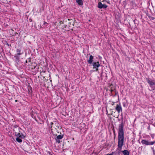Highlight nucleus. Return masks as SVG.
I'll use <instances>...</instances> for the list:
<instances>
[{
    "label": "nucleus",
    "instance_id": "nucleus-33",
    "mask_svg": "<svg viewBox=\"0 0 155 155\" xmlns=\"http://www.w3.org/2000/svg\"><path fill=\"white\" fill-rule=\"evenodd\" d=\"M103 2H107V1L106 0H103L102 1Z\"/></svg>",
    "mask_w": 155,
    "mask_h": 155
},
{
    "label": "nucleus",
    "instance_id": "nucleus-34",
    "mask_svg": "<svg viewBox=\"0 0 155 155\" xmlns=\"http://www.w3.org/2000/svg\"><path fill=\"white\" fill-rule=\"evenodd\" d=\"M114 136H116V134H115V132H114Z\"/></svg>",
    "mask_w": 155,
    "mask_h": 155
},
{
    "label": "nucleus",
    "instance_id": "nucleus-38",
    "mask_svg": "<svg viewBox=\"0 0 155 155\" xmlns=\"http://www.w3.org/2000/svg\"><path fill=\"white\" fill-rule=\"evenodd\" d=\"M109 1H108V2L107 1V2H107V3H109Z\"/></svg>",
    "mask_w": 155,
    "mask_h": 155
},
{
    "label": "nucleus",
    "instance_id": "nucleus-36",
    "mask_svg": "<svg viewBox=\"0 0 155 155\" xmlns=\"http://www.w3.org/2000/svg\"><path fill=\"white\" fill-rule=\"evenodd\" d=\"M151 149L152 150H154L153 148V147H151Z\"/></svg>",
    "mask_w": 155,
    "mask_h": 155
},
{
    "label": "nucleus",
    "instance_id": "nucleus-8",
    "mask_svg": "<svg viewBox=\"0 0 155 155\" xmlns=\"http://www.w3.org/2000/svg\"><path fill=\"white\" fill-rule=\"evenodd\" d=\"M13 131L14 132L15 134V132L18 133L20 132V128L18 127V126L16 125H15L13 126Z\"/></svg>",
    "mask_w": 155,
    "mask_h": 155
},
{
    "label": "nucleus",
    "instance_id": "nucleus-26",
    "mask_svg": "<svg viewBox=\"0 0 155 155\" xmlns=\"http://www.w3.org/2000/svg\"><path fill=\"white\" fill-rule=\"evenodd\" d=\"M152 88V91H154L155 90V87H153V88Z\"/></svg>",
    "mask_w": 155,
    "mask_h": 155
},
{
    "label": "nucleus",
    "instance_id": "nucleus-23",
    "mask_svg": "<svg viewBox=\"0 0 155 155\" xmlns=\"http://www.w3.org/2000/svg\"><path fill=\"white\" fill-rule=\"evenodd\" d=\"M30 90H31V92L32 91V89L31 87L30 86V87H29V88H28V91H29Z\"/></svg>",
    "mask_w": 155,
    "mask_h": 155
},
{
    "label": "nucleus",
    "instance_id": "nucleus-3",
    "mask_svg": "<svg viewBox=\"0 0 155 155\" xmlns=\"http://www.w3.org/2000/svg\"><path fill=\"white\" fill-rule=\"evenodd\" d=\"M93 66V68L95 69V71H98L99 70L98 69V67L101 66L100 65L99 61L93 62L92 64Z\"/></svg>",
    "mask_w": 155,
    "mask_h": 155
},
{
    "label": "nucleus",
    "instance_id": "nucleus-37",
    "mask_svg": "<svg viewBox=\"0 0 155 155\" xmlns=\"http://www.w3.org/2000/svg\"><path fill=\"white\" fill-rule=\"evenodd\" d=\"M109 1H108V2L107 1V2H107V3H109Z\"/></svg>",
    "mask_w": 155,
    "mask_h": 155
},
{
    "label": "nucleus",
    "instance_id": "nucleus-19",
    "mask_svg": "<svg viewBox=\"0 0 155 155\" xmlns=\"http://www.w3.org/2000/svg\"><path fill=\"white\" fill-rule=\"evenodd\" d=\"M21 139L19 137H17L16 139V140L18 142L20 143L22 142V141Z\"/></svg>",
    "mask_w": 155,
    "mask_h": 155
},
{
    "label": "nucleus",
    "instance_id": "nucleus-21",
    "mask_svg": "<svg viewBox=\"0 0 155 155\" xmlns=\"http://www.w3.org/2000/svg\"><path fill=\"white\" fill-rule=\"evenodd\" d=\"M115 94L114 95V96H116L117 94H118V92L117 91H116V90L115 91Z\"/></svg>",
    "mask_w": 155,
    "mask_h": 155
},
{
    "label": "nucleus",
    "instance_id": "nucleus-35",
    "mask_svg": "<svg viewBox=\"0 0 155 155\" xmlns=\"http://www.w3.org/2000/svg\"><path fill=\"white\" fill-rule=\"evenodd\" d=\"M113 133H114V132H115V130H114V129L113 130Z\"/></svg>",
    "mask_w": 155,
    "mask_h": 155
},
{
    "label": "nucleus",
    "instance_id": "nucleus-22",
    "mask_svg": "<svg viewBox=\"0 0 155 155\" xmlns=\"http://www.w3.org/2000/svg\"><path fill=\"white\" fill-rule=\"evenodd\" d=\"M47 153L49 155H53L51 152L49 151H47Z\"/></svg>",
    "mask_w": 155,
    "mask_h": 155
},
{
    "label": "nucleus",
    "instance_id": "nucleus-45",
    "mask_svg": "<svg viewBox=\"0 0 155 155\" xmlns=\"http://www.w3.org/2000/svg\"><path fill=\"white\" fill-rule=\"evenodd\" d=\"M139 143H140V141H139Z\"/></svg>",
    "mask_w": 155,
    "mask_h": 155
},
{
    "label": "nucleus",
    "instance_id": "nucleus-11",
    "mask_svg": "<svg viewBox=\"0 0 155 155\" xmlns=\"http://www.w3.org/2000/svg\"><path fill=\"white\" fill-rule=\"evenodd\" d=\"M15 136L17 137H19L21 138H24L25 137L22 133L20 134V132H15Z\"/></svg>",
    "mask_w": 155,
    "mask_h": 155
},
{
    "label": "nucleus",
    "instance_id": "nucleus-41",
    "mask_svg": "<svg viewBox=\"0 0 155 155\" xmlns=\"http://www.w3.org/2000/svg\"><path fill=\"white\" fill-rule=\"evenodd\" d=\"M114 105V104H113L112 105Z\"/></svg>",
    "mask_w": 155,
    "mask_h": 155
},
{
    "label": "nucleus",
    "instance_id": "nucleus-46",
    "mask_svg": "<svg viewBox=\"0 0 155 155\" xmlns=\"http://www.w3.org/2000/svg\"><path fill=\"white\" fill-rule=\"evenodd\" d=\"M152 18H153V17H152ZM152 19H153V18H152Z\"/></svg>",
    "mask_w": 155,
    "mask_h": 155
},
{
    "label": "nucleus",
    "instance_id": "nucleus-13",
    "mask_svg": "<svg viewBox=\"0 0 155 155\" xmlns=\"http://www.w3.org/2000/svg\"><path fill=\"white\" fill-rule=\"evenodd\" d=\"M94 59V57L92 55H90L89 57V59L87 61L89 64H91L93 63V60Z\"/></svg>",
    "mask_w": 155,
    "mask_h": 155
},
{
    "label": "nucleus",
    "instance_id": "nucleus-29",
    "mask_svg": "<svg viewBox=\"0 0 155 155\" xmlns=\"http://www.w3.org/2000/svg\"><path fill=\"white\" fill-rule=\"evenodd\" d=\"M28 63V60H26V61H25V64H26V63Z\"/></svg>",
    "mask_w": 155,
    "mask_h": 155
},
{
    "label": "nucleus",
    "instance_id": "nucleus-39",
    "mask_svg": "<svg viewBox=\"0 0 155 155\" xmlns=\"http://www.w3.org/2000/svg\"><path fill=\"white\" fill-rule=\"evenodd\" d=\"M115 138H116V136H114V139H115Z\"/></svg>",
    "mask_w": 155,
    "mask_h": 155
},
{
    "label": "nucleus",
    "instance_id": "nucleus-10",
    "mask_svg": "<svg viewBox=\"0 0 155 155\" xmlns=\"http://www.w3.org/2000/svg\"><path fill=\"white\" fill-rule=\"evenodd\" d=\"M20 55L18 54H16L14 56L15 58L16 59L15 62L17 65L19 64V61L20 58Z\"/></svg>",
    "mask_w": 155,
    "mask_h": 155
},
{
    "label": "nucleus",
    "instance_id": "nucleus-32",
    "mask_svg": "<svg viewBox=\"0 0 155 155\" xmlns=\"http://www.w3.org/2000/svg\"><path fill=\"white\" fill-rule=\"evenodd\" d=\"M153 154H154L155 152V151L154 150H153Z\"/></svg>",
    "mask_w": 155,
    "mask_h": 155
},
{
    "label": "nucleus",
    "instance_id": "nucleus-30",
    "mask_svg": "<svg viewBox=\"0 0 155 155\" xmlns=\"http://www.w3.org/2000/svg\"><path fill=\"white\" fill-rule=\"evenodd\" d=\"M29 21L30 22L32 21V20L31 18H29Z\"/></svg>",
    "mask_w": 155,
    "mask_h": 155
},
{
    "label": "nucleus",
    "instance_id": "nucleus-27",
    "mask_svg": "<svg viewBox=\"0 0 155 155\" xmlns=\"http://www.w3.org/2000/svg\"><path fill=\"white\" fill-rule=\"evenodd\" d=\"M6 45H8V46H10L11 47V45H10L8 43H6Z\"/></svg>",
    "mask_w": 155,
    "mask_h": 155
},
{
    "label": "nucleus",
    "instance_id": "nucleus-18",
    "mask_svg": "<svg viewBox=\"0 0 155 155\" xmlns=\"http://www.w3.org/2000/svg\"><path fill=\"white\" fill-rule=\"evenodd\" d=\"M17 54H19L21 55L23 54V52H22L20 48L18 49L16 51Z\"/></svg>",
    "mask_w": 155,
    "mask_h": 155
},
{
    "label": "nucleus",
    "instance_id": "nucleus-15",
    "mask_svg": "<svg viewBox=\"0 0 155 155\" xmlns=\"http://www.w3.org/2000/svg\"><path fill=\"white\" fill-rule=\"evenodd\" d=\"M113 85L112 84H111L110 85L109 87L110 88V91L111 92V95H113V94H112V93L113 92H115V91H116V89L115 88L113 89Z\"/></svg>",
    "mask_w": 155,
    "mask_h": 155
},
{
    "label": "nucleus",
    "instance_id": "nucleus-12",
    "mask_svg": "<svg viewBox=\"0 0 155 155\" xmlns=\"http://www.w3.org/2000/svg\"><path fill=\"white\" fill-rule=\"evenodd\" d=\"M115 109L118 113H119L120 111H122L121 107L120 105L117 104L116 106Z\"/></svg>",
    "mask_w": 155,
    "mask_h": 155
},
{
    "label": "nucleus",
    "instance_id": "nucleus-1",
    "mask_svg": "<svg viewBox=\"0 0 155 155\" xmlns=\"http://www.w3.org/2000/svg\"><path fill=\"white\" fill-rule=\"evenodd\" d=\"M124 125L123 123V120L121 124L119 125L118 133V147L120 150H121L122 147L124 145Z\"/></svg>",
    "mask_w": 155,
    "mask_h": 155
},
{
    "label": "nucleus",
    "instance_id": "nucleus-16",
    "mask_svg": "<svg viewBox=\"0 0 155 155\" xmlns=\"http://www.w3.org/2000/svg\"><path fill=\"white\" fill-rule=\"evenodd\" d=\"M121 152H122L124 155H129L130 154L129 152L127 150H124L122 151L121 150Z\"/></svg>",
    "mask_w": 155,
    "mask_h": 155
},
{
    "label": "nucleus",
    "instance_id": "nucleus-25",
    "mask_svg": "<svg viewBox=\"0 0 155 155\" xmlns=\"http://www.w3.org/2000/svg\"><path fill=\"white\" fill-rule=\"evenodd\" d=\"M126 103H125V102H124L123 103V106L124 107H126Z\"/></svg>",
    "mask_w": 155,
    "mask_h": 155
},
{
    "label": "nucleus",
    "instance_id": "nucleus-4",
    "mask_svg": "<svg viewBox=\"0 0 155 155\" xmlns=\"http://www.w3.org/2000/svg\"><path fill=\"white\" fill-rule=\"evenodd\" d=\"M19 36V35L18 33L15 32V35L11 36V40L12 41H17Z\"/></svg>",
    "mask_w": 155,
    "mask_h": 155
},
{
    "label": "nucleus",
    "instance_id": "nucleus-5",
    "mask_svg": "<svg viewBox=\"0 0 155 155\" xmlns=\"http://www.w3.org/2000/svg\"><path fill=\"white\" fill-rule=\"evenodd\" d=\"M146 80L147 83L149 84L151 88H153V85L155 84V82L152 80L150 79L146 78Z\"/></svg>",
    "mask_w": 155,
    "mask_h": 155
},
{
    "label": "nucleus",
    "instance_id": "nucleus-17",
    "mask_svg": "<svg viewBox=\"0 0 155 155\" xmlns=\"http://www.w3.org/2000/svg\"><path fill=\"white\" fill-rule=\"evenodd\" d=\"M76 2L79 5L82 6L83 5L82 0H76Z\"/></svg>",
    "mask_w": 155,
    "mask_h": 155
},
{
    "label": "nucleus",
    "instance_id": "nucleus-43",
    "mask_svg": "<svg viewBox=\"0 0 155 155\" xmlns=\"http://www.w3.org/2000/svg\"><path fill=\"white\" fill-rule=\"evenodd\" d=\"M68 20H70V19H68Z\"/></svg>",
    "mask_w": 155,
    "mask_h": 155
},
{
    "label": "nucleus",
    "instance_id": "nucleus-40",
    "mask_svg": "<svg viewBox=\"0 0 155 155\" xmlns=\"http://www.w3.org/2000/svg\"><path fill=\"white\" fill-rule=\"evenodd\" d=\"M15 102H17L18 101L17 100H15Z\"/></svg>",
    "mask_w": 155,
    "mask_h": 155
},
{
    "label": "nucleus",
    "instance_id": "nucleus-42",
    "mask_svg": "<svg viewBox=\"0 0 155 155\" xmlns=\"http://www.w3.org/2000/svg\"><path fill=\"white\" fill-rule=\"evenodd\" d=\"M72 139H73V140H74V138H72Z\"/></svg>",
    "mask_w": 155,
    "mask_h": 155
},
{
    "label": "nucleus",
    "instance_id": "nucleus-7",
    "mask_svg": "<svg viewBox=\"0 0 155 155\" xmlns=\"http://www.w3.org/2000/svg\"><path fill=\"white\" fill-rule=\"evenodd\" d=\"M107 7V5L102 4L101 2H99L98 3L97 7L100 9H105Z\"/></svg>",
    "mask_w": 155,
    "mask_h": 155
},
{
    "label": "nucleus",
    "instance_id": "nucleus-9",
    "mask_svg": "<svg viewBox=\"0 0 155 155\" xmlns=\"http://www.w3.org/2000/svg\"><path fill=\"white\" fill-rule=\"evenodd\" d=\"M32 69H34L35 70H37L38 71H41V70H39V68L38 67L39 66H38L36 63H32L31 64Z\"/></svg>",
    "mask_w": 155,
    "mask_h": 155
},
{
    "label": "nucleus",
    "instance_id": "nucleus-14",
    "mask_svg": "<svg viewBox=\"0 0 155 155\" xmlns=\"http://www.w3.org/2000/svg\"><path fill=\"white\" fill-rule=\"evenodd\" d=\"M121 150H116L114 152H112V153L113 154V155H120V152H121Z\"/></svg>",
    "mask_w": 155,
    "mask_h": 155
},
{
    "label": "nucleus",
    "instance_id": "nucleus-31",
    "mask_svg": "<svg viewBox=\"0 0 155 155\" xmlns=\"http://www.w3.org/2000/svg\"><path fill=\"white\" fill-rule=\"evenodd\" d=\"M47 24V23L46 22H45V21H44V25H45V24Z\"/></svg>",
    "mask_w": 155,
    "mask_h": 155
},
{
    "label": "nucleus",
    "instance_id": "nucleus-28",
    "mask_svg": "<svg viewBox=\"0 0 155 155\" xmlns=\"http://www.w3.org/2000/svg\"><path fill=\"white\" fill-rule=\"evenodd\" d=\"M53 124V123L52 122H51L50 124V125L51 126H52ZM52 127V126H51V128Z\"/></svg>",
    "mask_w": 155,
    "mask_h": 155
},
{
    "label": "nucleus",
    "instance_id": "nucleus-6",
    "mask_svg": "<svg viewBox=\"0 0 155 155\" xmlns=\"http://www.w3.org/2000/svg\"><path fill=\"white\" fill-rule=\"evenodd\" d=\"M64 135H58L57 136L56 138H55V139L57 143H60L61 141H60V140L62 139L64 137Z\"/></svg>",
    "mask_w": 155,
    "mask_h": 155
},
{
    "label": "nucleus",
    "instance_id": "nucleus-20",
    "mask_svg": "<svg viewBox=\"0 0 155 155\" xmlns=\"http://www.w3.org/2000/svg\"><path fill=\"white\" fill-rule=\"evenodd\" d=\"M134 21L135 24H137L138 23V20L136 19L134 20Z\"/></svg>",
    "mask_w": 155,
    "mask_h": 155
},
{
    "label": "nucleus",
    "instance_id": "nucleus-44",
    "mask_svg": "<svg viewBox=\"0 0 155 155\" xmlns=\"http://www.w3.org/2000/svg\"><path fill=\"white\" fill-rule=\"evenodd\" d=\"M118 97H119V95H118Z\"/></svg>",
    "mask_w": 155,
    "mask_h": 155
},
{
    "label": "nucleus",
    "instance_id": "nucleus-2",
    "mask_svg": "<svg viewBox=\"0 0 155 155\" xmlns=\"http://www.w3.org/2000/svg\"><path fill=\"white\" fill-rule=\"evenodd\" d=\"M141 142L142 144L146 145H153L155 143V141H150V140H142Z\"/></svg>",
    "mask_w": 155,
    "mask_h": 155
},
{
    "label": "nucleus",
    "instance_id": "nucleus-24",
    "mask_svg": "<svg viewBox=\"0 0 155 155\" xmlns=\"http://www.w3.org/2000/svg\"><path fill=\"white\" fill-rule=\"evenodd\" d=\"M27 60L28 61V62H30L31 61V59L30 58H28Z\"/></svg>",
    "mask_w": 155,
    "mask_h": 155
}]
</instances>
